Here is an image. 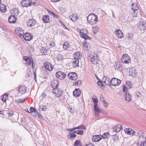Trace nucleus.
Here are the masks:
<instances>
[{
	"label": "nucleus",
	"mask_w": 146,
	"mask_h": 146,
	"mask_svg": "<svg viewBox=\"0 0 146 146\" xmlns=\"http://www.w3.org/2000/svg\"><path fill=\"white\" fill-rule=\"evenodd\" d=\"M11 12L12 15L17 16L19 15V11L17 9L14 8L11 11Z\"/></svg>",
	"instance_id": "nucleus-27"
},
{
	"label": "nucleus",
	"mask_w": 146,
	"mask_h": 146,
	"mask_svg": "<svg viewBox=\"0 0 146 146\" xmlns=\"http://www.w3.org/2000/svg\"><path fill=\"white\" fill-rule=\"evenodd\" d=\"M138 26L140 31H144L146 29V23L145 22L141 21L138 23Z\"/></svg>",
	"instance_id": "nucleus-6"
},
{
	"label": "nucleus",
	"mask_w": 146,
	"mask_h": 146,
	"mask_svg": "<svg viewBox=\"0 0 146 146\" xmlns=\"http://www.w3.org/2000/svg\"><path fill=\"white\" fill-rule=\"evenodd\" d=\"M56 59L58 61H62L64 59V57L63 55L61 54H58L56 57Z\"/></svg>",
	"instance_id": "nucleus-35"
},
{
	"label": "nucleus",
	"mask_w": 146,
	"mask_h": 146,
	"mask_svg": "<svg viewBox=\"0 0 146 146\" xmlns=\"http://www.w3.org/2000/svg\"><path fill=\"white\" fill-rule=\"evenodd\" d=\"M59 85V82L58 80H53L51 82V86L53 90L57 89Z\"/></svg>",
	"instance_id": "nucleus-10"
},
{
	"label": "nucleus",
	"mask_w": 146,
	"mask_h": 146,
	"mask_svg": "<svg viewBox=\"0 0 146 146\" xmlns=\"http://www.w3.org/2000/svg\"><path fill=\"white\" fill-rule=\"evenodd\" d=\"M102 139L101 135H95L93 136L92 140L94 142H97L99 141Z\"/></svg>",
	"instance_id": "nucleus-23"
},
{
	"label": "nucleus",
	"mask_w": 146,
	"mask_h": 146,
	"mask_svg": "<svg viewBox=\"0 0 146 146\" xmlns=\"http://www.w3.org/2000/svg\"><path fill=\"white\" fill-rule=\"evenodd\" d=\"M27 98H26L24 99H18L17 100V101L18 102L22 103L25 102Z\"/></svg>",
	"instance_id": "nucleus-46"
},
{
	"label": "nucleus",
	"mask_w": 146,
	"mask_h": 146,
	"mask_svg": "<svg viewBox=\"0 0 146 146\" xmlns=\"http://www.w3.org/2000/svg\"><path fill=\"white\" fill-rule=\"evenodd\" d=\"M102 81L106 85H109L110 86H111V80H110L108 77H103Z\"/></svg>",
	"instance_id": "nucleus-19"
},
{
	"label": "nucleus",
	"mask_w": 146,
	"mask_h": 146,
	"mask_svg": "<svg viewBox=\"0 0 146 146\" xmlns=\"http://www.w3.org/2000/svg\"><path fill=\"white\" fill-rule=\"evenodd\" d=\"M15 32L21 38L22 37L24 32L23 30L21 28H17L15 30Z\"/></svg>",
	"instance_id": "nucleus-21"
},
{
	"label": "nucleus",
	"mask_w": 146,
	"mask_h": 146,
	"mask_svg": "<svg viewBox=\"0 0 146 146\" xmlns=\"http://www.w3.org/2000/svg\"><path fill=\"white\" fill-rule=\"evenodd\" d=\"M23 60L24 61V62L25 64L28 66L31 65L32 68H34L35 65H34L32 58L27 56H25L23 58Z\"/></svg>",
	"instance_id": "nucleus-2"
},
{
	"label": "nucleus",
	"mask_w": 146,
	"mask_h": 146,
	"mask_svg": "<svg viewBox=\"0 0 146 146\" xmlns=\"http://www.w3.org/2000/svg\"><path fill=\"white\" fill-rule=\"evenodd\" d=\"M76 133L77 134L80 135H82L83 134V131H80V130H78L76 131Z\"/></svg>",
	"instance_id": "nucleus-56"
},
{
	"label": "nucleus",
	"mask_w": 146,
	"mask_h": 146,
	"mask_svg": "<svg viewBox=\"0 0 146 146\" xmlns=\"http://www.w3.org/2000/svg\"><path fill=\"white\" fill-rule=\"evenodd\" d=\"M126 94L125 95V100L128 102H129L131 100V96L130 94L128 93H126Z\"/></svg>",
	"instance_id": "nucleus-37"
},
{
	"label": "nucleus",
	"mask_w": 146,
	"mask_h": 146,
	"mask_svg": "<svg viewBox=\"0 0 146 146\" xmlns=\"http://www.w3.org/2000/svg\"><path fill=\"white\" fill-rule=\"evenodd\" d=\"M83 46L84 49L86 51H88L91 49V44L87 42H85L83 43Z\"/></svg>",
	"instance_id": "nucleus-13"
},
{
	"label": "nucleus",
	"mask_w": 146,
	"mask_h": 146,
	"mask_svg": "<svg viewBox=\"0 0 146 146\" xmlns=\"http://www.w3.org/2000/svg\"><path fill=\"white\" fill-rule=\"evenodd\" d=\"M90 57V60L93 64L96 65L98 63L99 59L97 54H95L91 55Z\"/></svg>",
	"instance_id": "nucleus-3"
},
{
	"label": "nucleus",
	"mask_w": 146,
	"mask_h": 146,
	"mask_svg": "<svg viewBox=\"0 0 146 146\" xmlns=\"http://www.w3.org/2000/svg\"><path fill=\"white\" fill-rule=\"evenodd\" d=\"M94 110L98 112H100L101 110V109H99V108L98 106V104L97 103H94Z\"/></svg>",
	"instance_id": "nucleus-36"
},
{
	"label": "nucleus",
	"mask_w": 146,
	"mask_h": 146,
	"mask_svg": "<svg viewBox=\"0 0 146 146\" xmlns=\"http://www.w3.org/2000/svg\"><path fill=\"white\" fill-rule=\"evenodd\" d=\"M135 94L137 97H140L141 96V94L138 92H137L135 93Z\"/></svg>",
	"instance_id": "nucleus-60"
},
{
	"label": "nucleus",
	"mask_w": 146,
	"mask_h": 146,
	"mask_svg": "<svg viewBox=\"0 0 146 146\" xmlns=\"http://www.w3.org/2000/svg\"><path fill=\"white\" fill-rule=\"evenodd\" d=\"M31 115L34 117H36L38 115V116H39V115L40 114L38 113V112L36 111H35L34 112H33L31 113Z\"/></svg>",
	"instance_id": "nucleus-47"
},
{
	"label": "nucleus",
	"mask_w": 146,
	"mask_h": 146,
	"mask_svg": "<svg viewBox=\"0 0 146 146\" xmlns=\"http://www.w3.org/2000/svg\"><path fill=\"white\" fill-rule=\"evenodd\" d=\"M140 146H146V137L145 141L143 142L141 144Z\"/></svg>",
	"instance_id": "nucleus-59"
},
{
	"label": "nucleus",
	"mask_w": 146,
	"mask_h": 146,
	"mask_svg": "<svg viewBox=\"0 0 146 146\" xmlns=\"http://www.w3.org/2000/svg\"><path fill=\"white\" fill-rule=\"evenodd\" d=\"M70 78L73 80H76L78 78L75 72H71L69 73L68 75Z\"/></svg>",
	"instance_id": "nucleus-17"
},
{
	"label": "nucleus",
	"mask_w": 146,
	"mask_h": 146,
	"mask_svg": "<svg viewBox=\"0 0 146 146\" xmlns=\"http://www.w3.org/2000/svg\"><path fill=\"white\" fill-rule=\"evenodd\" d=\"M100 100L102 102L105 107H107L108 106V104L107 103L106 101L104 100L102 94H101L100 96Z\"/></svg>",
	"instance_id": "nucleus-26"
},
{
	"label": "nucleus",
	"mask_w": 146,
	"mask_h": 146,
	"mask_svg": "<svg viewBox=\"0 0 146 146\" xmlns=\"http://www.w3.org/2000/svg\"><path fill=\"white\" fill-rule=\"evenodd\" d=\"M87 20L90 24L94 25L98 22V17L94 13H92L88 15L87 17Z\"/></svg>",
	"instance_id": "nucleus-1"
},
{
	"label": "nucleus",
	"mask_w": 146,
	"mask_h": 146,
	"mask_svg": "<svg viewBox=\"0 0 146 146\" xmlns=\"http://www.w3.org/2000/svg\"><path fill=\"white\" fill-rule=\"evenodd\" d=\"M42 21L45 23H48L50 21L49 16L47 15H44L42 17Z\"/></svg>",
	"instance_id": "nucleus-29"
},
{
	"label": "nucleus",
	"mask_w": 146,
	"mask_h": 146,
	"mask_svg": "<svg viewBox=\"0 0 146 146\" xmlns=\"http://www.w3.org/2000/svg\"><path fill=\"white\" fill-rule=\"evenodd\" d=\"M127 38L129 40H130L132 39L133 37V36L131 34L128 33L126 36Z\"/></svg>",
	"instance_id": "nucleus-44"
},
{
	"label": "nucleus",
	"mask_w": 146,
	"mask_h": 146,
	"mask_svg": "<svg viewBox=\"0 0 146 146\" xmlns=\"http://www.w3.org/2000/svg\"><path fill=\"white\" fill-rule=\"evenodd\" d=\"M122 129L123 128L121 125H116L113 127V133L114 132H118Z\"/></svg>",
	"instance_id": "nucleus-20"
},
{
	"label": "nucleus",
	"mask_w": 146,
	"mask_h": 146,
	"mask_svg": "<svg viewBox=\"0 0 146 146\" xmlns=\"http://www.w3.org/2000/svg\"><path fill=\"white\" fill-rule=\"evenodd\" d=\"M135 135L138 136L139 138H143L144 137L143 132L140 130H137L135 131Z\"/></svg>",
	"instance_id": "nucleus-24"
},
{
	"label": "nucleus",
	"mask_w": 146,
	"mask_h": 146,
	"mask_svg": "<svg viewBox=\"0 0 146 146\" xmlns=\"http://www.w3.org/2000/svg\"><path fill=\"white\" fill-rule=\"evenodd\" d=\"M126 84L129 88H131L132 86V84L131 82L130 81H127L126 82Z\"/></svg>",
	"instance_id": "nucleus-50"
},
{
	"label": "nucleus",
	"mask_w": 146,
	"mask_h": 146,
	"mask_svg": "<svg viewBox=\"0 0 146 146\" xmlns=\"http://www.w3.org/2000/svg\"><path fill=\"white\" fill-rule=\"evenodd\" d=\"M17 19L15 16L13 15L9 17L8 19L9 22L10 23H14L16 22Z\"/></svg>",
	"instance_id": "nucleus-25"
},
{
	"label": "nucleus",
	"mask_w": 146,
	"mask_h": 146,
	"mask_svg": "<svg viewBox=\"0 0 146 146\" xmlns=\"http://www.w3.org/2000/svg\"><path fill=\"white\" fill-rule=\"evenodd\" d=\"M1 28L3 29V33H4L6 34V33L5 32H6L7 30V27L5 26H3Z\"/></svg>",
	"instance_id": "nucleus-57"
},
{
	"label": "nucleus",
	"mask_w": 146,
	"mask_h": 146,
	"mask_svg": "<svg viewBox=\"0 0 146 146\" xmlns=\"http://www.w3.org/2000/svg\"><path fill=\"white\" fill-rule=\"evenodd\" d=\"M97 84L98 85V86L100 87H103L104 86V85L103 84V83L101 81H98L97 82Z\"/></svg>",
	"instance_id": "nucleus-54"
},
{
	"label": "nucleus",
	"mask_w": 146,
	"mask_h": 146,
	"mask_svg": "<svg viewBox=\"0 0 146 146\" xmlns=\"http://www.w3.org/2000/svg\"><path fill=\"white\" fill-rule=\"evenodd\" d=\"M22 37L25 40L30 41L33 38L32 36L29 33H25Z\"/></svg>",
	"instance_id": "nucleus-15"
},
{
	"label": "nucleus",
	"mask_w": 146,
	"mask_h": 146,
	"mask_svg": "<svg viewBox=\"0 0 146 146\" xmlns=\"http://www.w3.org/2000/svg\"><path fill=\"white\" fill-rule=\"evenodd\" d=\"M92 100L94 103H97L98 102V100L97 98H93Z\"/></svg>",
	"instance_id": "nucleus-61"
},
{
	"label": "nucleus",
	"mask_w": 146,
	"mask_h": 146,
	"mask_svg": "<svg viewBox=\"0 0 146 146\" xmlns=\"http://www.w3.org/2000/svg\"><path fill=\"white\" fill-rule=\"evenodd\" d=\"M6 7L3 4L0 5V11L1 12L4 13L6 11Z\"/></svg>",
	"instance_id": "nucleus-33"
},
{
	"label": "nucleus",
	"mask_w": 146,
	"mask_h": 146,
	"mask_svg": "<svg viewBox=\"0 0 146 146\" xmlns=\"http://www.w3.org/2000/svg\"><path fill=\"white\" fill-rule=\"evenodd\" d=\"M36 21L33 19H30L27 22V25L29 27L34 26L36 24Z\"/></svg>",
	"instance_id": "nucleus-18"
},
{
	"label": "nucleus",
	"mask_w": 146,
	"mask_h": 146,
	"mask_svg": "<svg viewBox=\"0 0 146 146\" xmlns=\"http://www.w3.org/2000/svg\"><path fill=\"white\" fill-rule=\"evenodd\" d=\"M127 88L125 85H123V92L125 93H127Z\"/></svg>",
	"instance_id": "nucleus-52"
},
{
	"label": "nucleus",
	"mask_w": 146,
	"mask_h": 146,
	"mask_svg": "<svg viewBox=\"0 0 146 146\" xmlns=\"http://www.w3.org/2000/svg\"><path fill=\"white\" fill-rule=\"evenodd\" d=\"M47 94L46 93H45V92H43V93H42L40 97L41 98H42L43 99L45 98Z\"/></svg>",
	"instance_id": "nucleus-58"
},
{
	"label": "nucleus",
	"mask_w": 146,
	"mask_h": 146,
	"mask_svg": "<svg viewBox=\"0 0 146 146\" xmlns=\"http://www.w3.org/2000/svg\"><path fill=\"white\" fill-rule=\"evenodd\" d=\"M109 135V134L108 133H104L103 135L102 136V138H103L104 139L107 138Z\"/></svg>",
	"instance_id": "nucleus-51"
},
{
	"label": "nucleus",
	"mask_w": 146,
	"mask_h": 146,
	"mask_svg": "<svg viewBox=\"0 0 146 146\" xmlns=\"http://www.w3.org/2000/svg\"><path fill=\"white\" fill-rule=\"evenodd\" d=\"M8 95L7 94H5L3 95L1 100L3 102H5L6 99L8 98Z\"/></svg>",
	"instance_id": "nucleus-43"
},
{
	"label": "nucleus",
	"mask_w": 146,
	"mask_h": 146,
	"mask_svg": "<svg viewBox=\"0 0 146 146\" xmlns=\"http://www.w3.org/2000/svg\"><path fill=\"white\" fill-rule=\"evenodd\" d=\"M82 81L81 80H78L77 82H74L73 83L74 86H80L82 84Z\"/></svg>",
	"instance_id": "nucleus-48"
},
{
	"label": "nucleus",
	"mask_w": 146,
	"mask_h": 146,
	"mask_svg": "<svg viewBox=\"0 0 146 146\" xmlns=\"http://www.w3.org/2000/svg\"><path fill=\"white\" fill-rule=\"evenodd\" d=\"M129 73L131 76L134 77H136L137 75V70L134 67L131 68L129 69Z\"/></svg>",
	"instance_id": "nucleus-9"
},
{
	"label": "nucleus",
	"mask_w": 146,
	"mask_h": 146,
	"mask_svg": "<svg viewBox=\"0 0 146 146\" xmlns=\"http://www.w3.org/2000/svg\"><path fill=\"white\" fill-rule=\"evenodd\" d=\"M81 93L80 90L79 89H76L73 92V94L75 97L79 96Z\"/></svg>",
	"instance_id": "nucleus-28"
},
{
	"label": "nucleus",
	"mask_w": 146,
	"mask_h": 146,
	"mask_svg": "<svg viewBox=\"0 0 146 146\" xmlns=\"http://www.w3.org/2000/svg\"><path fill=\"white\" fill-rule=\"evenodd\" d=\"M70 18L71 20L73 21H75L77 20L79 17L78 15L75 14H72V16H70Z\"/></svg>",
	"instance_id": "nucleus-30"
},
{
	"label": "nucleus",
	"mask_w": 146,
	"mask_h": 146,
	"mask_svg": "<svg viewBox=\"0 0 146 146\" xmlns=\"http://www.w3.org/2000/svg\"><path fill=\"white\" fill-rule=\"evenodd\" d=\"M115 34L117 37L119 38H122L123 37V33L119 29H116L115 31Z\"/></svg>",
	"instance_id": "nucleus-22"
},
{
	"label": "nucleus",
	"mask_w": 146,
	"mask_h": 146,
	"mask_svg": "<svg viewBox=\"0 0 146 146\" xmlns=\"http://www.w3.org/2000/svg\"><path fill=\"white\" fill-rule=\"evenodd\" d=\"M138 8L137 5V4L136 3H133L132 4L131 9L135 11L137 10Z\"/></svg>",
	"instance_id": "nucleus-40"
},
{
	"label": "nucleus",
	"mask_w": 146,
	"mask_h": 146,
	"mask_svg": "<svg viewBox=\"0 0 146 146\" xmlns=\"http://www.w3.org/2000/svg\"><path fill=\"white\" fill-rule=\"evenodd\" d=\"M69 135L70 137H74L76 136V135L75 134H73L71 133H70Z\"/></svg>",
	"instance_id": "nucleus-63"
},
{
	"label": "nucleus",
	"mask_w": 146,
	"mask_h": 146,
	"mask_svg": "<svg viewBox=\"0 0 146 146\" xmlns=\"http://www.w3.org/2000/svg\"><path fill=\"white\" fill-rule=\"evenodd\" d=\"M39 109L40 111H44L46 110L47 108L46 106L44 105H41L39 106Z\"/></svg>",
	"instance_id": "nucleus-41"
},
{
	"label": "nucleus",
	"mask_w": 146,
	"mask_h": 146,
	"mask_svg": "<svg viewBox=\"0 0 146 146\" xmlns=\"http://www.w3.org/2000/svg\"><path fill=\"white\" fill-rule=\"evenodd\" d=\"M121 81L120 80L113 78L111 79V86H117L119 85L121 83Z\"/></svg>",
	"instance_id": "nucleus-7"
},
{
	"label": "nucleus",
	"mask_w": 146,
	"mask_h": 146,
	"mask_svg": "<svg viewBox=\"0 0 146 146\" xmlns=\"http://www.w3.org/2000/svg\"><path fill=\"white\" fill-rule=\"evenodd\" d=\"M56 77L60 79H64L66 77V74L61 71H59L57 72L55 74Z\"/></svg>",
	"instance_id": "nucleus-8"
},
{
	"label": "nucleus",
	"mask_w": 146,
	"mask_h": 146,
	"mask_svg": "<svg viewBox=\"0 0 146 146\" xmlns=\"http://www.w3.org/2000/svg\"><path fill=\"white\" fill-rule=\"evenodd\" d=\"M75 58L76 59H80L82 57V55L81 53L79 52H76L74 54Z\"/></svg>",
	"instance_id": "nucleus-34"
},
{
	"label": "nucleus",
	"mask_w": 146,
	"mask_h": 146,
	"mask_svg": "<svg viewBox=\"0 0 146 146\" xmlns=\"http://www.w3.org/2000/svg\"><path fill=\"white\" fill-rule=\"evenodd\" d=\"M32 3L31 1L29 0H23L21 1V4L23 7H27L30 6Z\"/></svg>",
	"instance_id": "nucleus-11"
},
{
	"label": "nucleus",
	"mask_w": 146,
	"mask_h": 146,
	"mask_svg": "<svg viewBox=\"0 0 146 146\" xmlns=\"http://www.w3.org/2000/svg\"><path fill=\"white\" fill-rule=\"evenodd\" d=\"M82 128L84 129H86V127L85 126L82 125H80L78 127H74V129H77Z\"/></svg>",
	"instance_id": "nucleus-49"
},
{
	"label": "nucleus",
	"mask_w": 146,
	"mask_h": 146,
	"mask_svg": "<svg viewBox=\"0 0 146 146\" xmlns=\"http://www.w3.org/2000/svg\"><path fill=\"white\" fill-rule=\"evenodd\" d=\"M74 146H82L81 142L80 140H76L74 144Z\"/></svg>",
	"instance_id": "nucleus-39"
},
{
	"label": "nucleus",
	"mask_w": 146,
	"mask_h": 146,
	"mask_svg": "<svg viewBox=\"0 0 146 146\" xmlns=\"http://www.w3.org/2000/svg\"><path fill=\"white\" fill-rule=\"evenodd\" d=\"M99 30V28L97 26H95L93 27L92 31L94 35H95L98 33Z\"/></svg>",
	"instance_id": "nucleus-38"
},
{
	"label": "nucleus",
	"mask_w": 146,
	"mask_h": 146,
	"mask_svg": "<svg viewBox=\"0 0 146 146\" xmlns=\"http://www.w3.org/2000/svg\"><path fill=\"white\" fill-rule=\"evenodd\" d=\"M121 61L123 63L128 64L130 62L131 58L127 54H124L121 57Z\"/></svg>",
	"instance_id": "nucleus-4"
},
{
	"label": "nucleus",
	"mask_w": 146,
	"mask_h": 146,
	"mask_svg": "<svg viewBox=\"0 0 146 146\" xmlns=\"http://www.w3.org/2000/svg\"><path fill=\"white\" fill-rule=\"evenodd\" d=\"M79 60L74 58L72 63V65L74 67H76L78 66Z\"/></svg>",
	"instance_id": "nucleus-31"
},
{
	"label": "nucleus",
	"mask_w": 146,
	"mask_h": 146,
	"mask_svg": "<svg viewBox=\"0 0 146 146\" xmlns=\"http://www.w3.org/2000/svg\"><path fill=\"white\" fill-rule=\"evenodd\" d=\"M116 67L117 68V70L121 71L122 70L121 65L119 62H117L116 64Z\"/></svg>",
	"instance_id": "nucleus-42"
},
{
	"label": "nucleus",
	"mask_w": 146,
	"mask_h": 146,
	"mask_svg": "<svg viewBox=\"0 0 146 146\" xmlns=\"http://www.w3.org/2000/svg\"><path fill=\"white\" fill-rule=\"evenodd\" d=\"M69 47L70 45L67 42H65L63 45V48L65 50L67 49Z\"/></svg>",
	"instance_id": "nucleus-45"
},
{
	"label": "nucleus",
	"mask_w": 146,
	"mask_h": 146,
	"mask_svg": "<svg viewBox=\"0 0 146 146\" xmlns=\"http://www.w3.org/2000/svg\"><path fill=\"white\" fill-rule=\"evenodd\" d=\"M27 91L26 87L23 85H21L18 88V94L19 95H22L25 93Z\"/></svg>",
	"instance_id": "nucleus-5"
},
{
	"label": "nucleus",
	"mask_w": 146,
	"mask_h": 146,
	"mask_svg": "<svg viewBox=\"0 0 146 146\" xmlns=\"http://www.w3.org/2000/svg\"><path fill=\"white\" fill-rule=\"evenodd\" d=\"M65 10H66L65 8H61L60 9V11H61V12L62 13H64L65 12Z\"/></svg>",
	"instance_id": "nucleus-64"
},
{
	"label": "nucleus",
	"mask_w": 146,
	"mask_h": 146,
	"mask_svg": "<svg viewBox=\"0 0 146 146\" xmlns=\"http://www.w3.org/2000/svg\"><path fill=\"white\" fill-rule=\"evenodd\" d=\"M53 93L57 97H60L62 94V90L60 89H56L53 90Z\"/></svg>",
	"instance_id": "nucleus-12"
},
{
	"label": "nucleus",
	"mask_w": 146,
	"mask_h": 146,
	"mask_svg": "<svg viewBox=\"0 0 146 146\" xmlns=\"http://www.w3.org/2000/svg\"><path fill=\"white\" fill-rule=\"evenodd\" d=\"M113 138L114 141L115 140L118 138V136L116 135H113Z\"/></svg>",
	"instance_id": "nucleus-62"
},
{
	"label": "nucleus",
	"mask_w": 146,
	"mask_h": 146,
	"mask_svg": "<svg viewBox=\"0 0 146 146\" xmlns=\"http://www.w3.org/2000/svg\"><path fill=\"white\" fill-rule=\"evenodd\" d=\"M44 65L45 69L49 71H52L53 69V66L51 64L48 62H45L44 63Z\"/></svg>",
	"instance_id": "nucleus-14"
},
{
	"label": "nucleus",
	"mask_w": 146,
	"mask_h": 146,
	"mask_svg": "<svg viewBox=\"0 0 146 146\" xmlns=\"http://www.w3.org/2000/svg\"><path fill=\"white\" fill-rule=\"evenodd\" d=\"M55 45L54 42L53 41H51L49 43V47L50 48H52L54 47Z\"/></svg>",
	"instance_id": "nucleus-55"
},
{
	"label": "nucleus",
	"mask_w": 146,
	"mask_h": 146,
	"mask_svg": "<svg viewBox=\"0 0 146 146\" xmlns=\"http://www.w3.org/2000/svg\"><path fill=\"white\" fill-rule=\"evenodd\" d=\"M29 111H30V113H31L33 112H34L35 111H36V110L34 108L31 107L30 108Z\"/></svg>",
	"instance_id": "nucleus-53"
},
{
	"label": "nucleus",
	"mask_w": 146,
	"mask_h": 146,
	"mask_svg": "<svg viewBox=\"0 0 146 146\" xmlns=\"http://www.w3.org/2000/svg\"><path fill=\"white\" fill-rule=\"evenodd\" d=\"M125 133L131 135H133L135 133V131L131 128H126L124 130Z\"/></svg>",
	"instance_id": "nucleus-16"
},
{
	"label": "nucleus",
	"mask_w": 146,
	"mask_h": 146,
	"mask_svg": "<svg viewBox=\"0 0 146 146\" xmlns=\"http://www.w3.org/2000/svg\"><path fill=\"white\" fill-rule=\"evenodd\" d=\"M80 36L83 38H84L86 40L87 39H91V38L90 37H89L86 34V33H83V32L81 33V34H80Z\"/></svg>",
	"instance_id": "nucleus-32"
}]
</instances>
